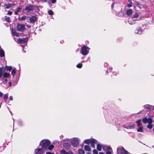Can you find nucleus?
Masks as SVG:
<instances>
[{
  "label": "nucleus",
  "mask_w": 154,
  "mask_h": 154,
  "mask_svg": "<svg viewBox=\"0 0 154 154\" xmlns=\"http://www.w3.org/2000/svg\"><path fill=\"white\" fill-rule=\"evenodd\" d=\"M4 56V52L2 49H0V57H3Z\"/></svg>",
  "instance_id": "f3484780"
},
{
  "label": "nucleus",
  "mask_w": 154,
  "mask_h": 154,
  "mask_svg": "<svg viewBox=\"0 0 154 154\" xmlns=\"http://www.w3.org/2000/svg\"><path fill=\"white\" fill-rule=\"evenodd\" d=\"M94 154H97L98 152L96 149H94L93 151Z\"/></svg>",
  "instance_id": "ea45409f"
},
{
  "label": "nucleus",
  "mask_w": 154,
  "mask_h": 154,
  "mask_svg": "<svg viewBox=\"0 0 154 154\" xmlns=\"http://www.w3.org/2000/svg\"><path fill=\"white\" fill-rule=\"evenodd\" d=\"M72 145L74 147L77 146L79 143V139L78 138H73L71 141Z\"/></svg>",
  "instance_id": "20e7f679"
},
{
  "label": "nucleus",
  "mask_w": 154,
  "mask_h": 154,
  "mask_svg": "<svg viewBox=\"0 0 154 154\" xmlns=\"http://www.w3.org/2000/svg\"><path fill=\"white\" fill-rule=\"evenodd\" d=\"M134 21H132V20L130 21H130H129V23L131 24H134Z\"/></svg>",
  "instance_id": "49530a36"
},
{
  "label": "nucleus",
  "mask_w": 154,
  "mask_h": 154,
  "mask_svg": "<svg viewBox=\"0 0 154 154\" xmlns=\"http://www.w3.org/2000/svg\"><path fill=\"white\" fill-rule=\"evenodd\" d=\"M152 122V119L149 118L147 119V123L149 124H151Z\"/></svg>",
  "instance_id": "5701e85b"
},
{
  "label": "nucleus",
  "mask_w": 154,
  "mask_h": 154,
  "mask_svg": "<svg viewBox=\"0 0 154 154\" xmlns=\"http://www.w3.org/2000/svg\"><path fill=\"white\" fill-rule=\"evenodd\" d=\"M132 21H134V22L135 21H136V20H137V19L136 20V19H135V20L132 19Z\"/></svg>",
  "instance_id": "6e6d98bb"
},
{
  "label": "nucleus",
  "mask_w": 154,
  "mask_h": 154,
  "mask_svg": "<svg viewBox=\"0 0 154 154\" xmlns=\"http://www.w3.org/2000/svg\"><path fill=\"white\" fill-rule=\"evenodd\" d=\"M129 2L130 3H132V2L131 0H128Z\"/></svg>",
  "instance_id": "13d9d810"
},
{
  "label": "nucleus",
  "mask_w": 154,
  "mask_h": 154,
  "mask_svg": "<svg viewBox=\"0 0 154 154\" xmlns=\"http://www.w3.org/2000/svg\"><path fill=\"white\" fill-rule=\"evenodd\" d=\"M16 73V69H13L11 72V74L13 75V76H14L15 75Z\"/></svg>",
  "instance_id": "bb28decb"
},
{
  "label": "nucleus",
  "mask_w": 154,
  "mask_h": 154,
  "mask_svg": "<svg viewBox=\"0 0 154 154\" xmlns=\"http://www.w3.org/2000/svg\"><path fill=\"white\" fill-rule=\"evenodd\" d=\"M144 107L145 108H146L148 110H149L150 107V105L147 104L145 105L144 106Z\"/></svg>",
  "instance_id": "b1692460"
},
{
  "label": "nucleus",
  "mask_w": 154,
  "mask_h": 154,
  "mask_svg": "<svg viewBox=\"0 0 154 154\" xmlns=\"http://www.w3.org/2000/svg\"><path fill=\"white\" fill-rule=\"evenodd\" d=\"M3 79H4V78H6L7 77H9V74L8 73H4L3 74Z\"/></svg>",
  "instance_id": "6ab92c4d"
},
{
  "label": "nucleus",
  "mask_w": 154,
  "mask_h": 154,
  "mask_svg": "<svg viewBox=\"0 0 154 154\" xmlns=\"http://www.w3.org/2000/svg\"><path fill=\"white\" fill-rule=\"evenodd\" d=\"M34 8L33 5H30L26 7L25 8V10L27 12H29V11H32L34 10Z\"/></svg>",
  "instance_id": "0eeeda50"
},
{
  "label": "nucleus",
  "mask_w": 154,
  "mask_h": 154,
  "mask_svg": "<svg viewBox=\"0 0 154 154\" xmlns=\"http://www.w3.org/2000/svg\"><path fill=\"white\" fill-rule=\"evenodd\" d=\"M138 132H142L143 131V127H139L137 130Z\"/></svg>",
  "instance_id": "aec40b11"
},
{
  "label": "nucleus",
  "mask_w": 154,
  "mask_h": 154,
  "mask_svg": "<svg viewBox=\"0 0 154 154\" xmlns=\"http://www.w3.org/2000/svg\"><path fill=\"white\" fill-rule=\"evenodd\" d=\"M17 30L20 32H23L25 29V26L23 24H18L17 26Z\"/></svg>",
  "instance_id": "423d86ee"
},
{
  "label": "nucleus",
  "mask_w": 154,
  "mask_h": 154,
  "mask_svg": "<svg viewBox=\"0 0 154 154\" xmlns=\"http://www.w3.org/2000/svg\"><path fill=\"white\" fill-rule=\"evenodd\" d=\"M87 154H90V153L88 152Z\"/></svg>",
  "instance_id": "e2e57ef3"
},
{
  "label": "nucleus",
  "mask_w": 154,
  "mask_h": 154,
  "mask_svg": "<svg viewBox=\"0 0 154 154\" xmlns=\"http://www.w3.org/2000/svg\"><path fill=\"white\" fill-rule=\"evenodd\" d=\"M44 151L42 148H37L35 151V154H43Z\"/></svg>",
  "instance_id": "6e6552de"
},
{
  "label": "nucleus",
  "mask_w": 154,
  "mask_h": 154,
  "mask_svg": "<svg viewBox=\"0 0 154 154\" xmlns=\"http://www.w3.org/2000/svg\"><path fill=\"white\" fill-rule=\"evenodd\" d=\"M147 119H147L146 118H145L143 119L142 120L144 124L147 123Z\"/></svg>",
  "instance_id": "cd10ccee"
},
{
  "label": "nucleus",
  "mask_w": 154,
  "mask_h": 154,
  "mask_svg": "<svg viewBox=\"0 0 154 154\" xmlns=\"http://www.w3.org/2000/svg\"><path fill=\"white\" fill-rule=\"evenodd\" d=\"M68 154H74L72 152H68Z\"/></svg>",
  "instance_id": "864d4df0"
},
{
  "label": "nucleus",
  "mask_w": 154,
  "mask_h": 154,
  "mask_svg": "<svg viewBox=\"0 0 154 154\" xmlns=\"http://www.w3.org/2000/svg\"><path fill=\"white\" fill-rule=\"evenodd\" d=\"M133 11L131 9H129L128 10L126 11V14L128 15H131Z\"/></svg>",
  "instance_id": "9b49d317"
},
{
  "label": "nucleus",
  "mask_w": 154,
  "mask_h": 154,
  "mask_svg": "<svg viewBox=\"0 0 154 154\" xmlns=\"http://www.w3.org/2000/svg\"><path fill=\"white\" fill-rule=\"evenodd\" d=\"M66 152V151H65V150L64 149H63V150H61L60 151L61 153L62 154H64Z\"/></svg>",
  "instance_id": "58836bf2"
},
{
  "label": "nucleus",
  "mask_w": 154,
  "mask_h": 154,
  "mask_svg": "<svg viewBox=\"0 0 154 154\" xmlns=\"http://www.w3.org/2000/svg\"><path fill=\"white\" fill-rule=\"evenodd\" d=\"M46 154H53V153L51 152H48L46 153Z\"/></svg>",
  "instance_id": "603ef678"
},
{
  "label": "nucleus",
  "mask_w": 154,
  "mask_h": 154,
  "mask_svg": "<svg viewBox=\"0 0 154 154\" xmlns=\"http://www.w3.org/2000/svg\"><path fill=\"white\" fill-rule=\"evenodd\" d=\"M28 38H19L18 39V42L20 43L24 44L26 43L28 41Z\"/></svg>",
  "instance_id": "1a4fd4ad"
},
{
  "label": "nucleus",
  "mask_w": 154,
  "mask_h": 154,
  "mask_svg": "<svg viewBox=\"0 0 154 154\" xmlns=\"http://www.w3.org/2000/svg\"><path fill=\"white\" fill-rule=\"evenodd\" d=\"M54 147V146L53 145H51L49 146L48 147L49 150H51Z\"/></svg>",
  "instance_id": "c85d7f7f"
},
{
  "label": "nucleus",
  "mask_w": 154,
  "mask_h": 154,
  "mask_svg": "<svg viewBox=\"0 0 154 154\" xmlns=\"http://www.w3.org/2000/svg\"><path fill=\"white\" fill-rule=\"evenodd\" d=\"M112 151V149H111V150H109L107 151L106 154H111V152Z\"/></svg>",
  "instance_id": "f704fd0d"
},
{
  "label": "nucleus",
  "mask_w": 154,
  "mask_h": 154,
  "mask_svg": "<svg viewBox=\"0 0 154 154\" xmlns=\"http://www.w3.org/2000/svg\"><path fill=\"white\" fill-rule=\"evenodd\" d=\"M154 109V106L150 105V107L149 110H153Z\"/></svg>",
  "instance_id": "c03bdc74"
},
{
  "label": "nucleus",
  "mask_w": 154,
  "mask_h": 154,
  "mask_svg": "<svg viewBox=\"0 0 154 154\" xmlns=\"http://www.w3.org/2000/svg\"><path fill=\"white\" fill-rule=\"evenodd\" d=\"M79 154H84L85 151L82 149H80L79 150Z\"/></svg>",
  "instance_id": "4be33fe9"
},
{
  "label": "nucleus",
  "mask_w": 154,
  "mask_h": 154,
  "mask_svg": "<svg viewBox=\"0 0 154 154\" xmlns=\"http://www.w3.org/2000/svg\"><path fill=\"white\" fill-rule=\"evenodd\" d=\"M50 144V141L47 139L42 140L40 143L42 148L44 149H47Z\"/></svg>",
  "instance_id": "f257e3e1"
},
{
  "label": "nucleus",
  "mask_w": 154,
  "mask_h": 154,
  "mask_svg": "<svg viewBox=\"0 0 154 154\" xmlns=\"http://www.w3.org/2000/svg\"><path fill=\"white\" fill-rule=\"evenodd\" d=\"M13 5L11 4H6L4 5V7L6 8H10L12 7Z\"/></svg>",
  "instance_id": "dca6fc26"
},
{
  "label": "nucleus",
  "mask_w": 154,
  "mask_h": 154,
  "mask_svg": "<svg viewBox=\"0 0 154 154\" xmlns=\"http://www.w3.org/2000/svg\"><path fill=\"white\" fill-rule=\"evenodd\" d=\"M127 6L128 7H131L132 6V4H131V3H130V4H129L128 5V6Z\"/></svg>",
  "instance_id": "de8ad7c7"
},
{
  "label": "nucleus",
  "mask_w": 154,
  "mask_h": 154,
  "mask_svg": "<svg viewBox=\"0 0 154 154\" xmlns=\"http://www.w3.org/2000/svg\"><path fill=\"white\" fill-rule=\"evenodd\" d=\"M36 17L35 16H33L30 18V20L31 22H33L36 19Z\"/></svg>",
  "instance_id": "f8f14e48"
},
{
  "label": "nucleus",
  "mask_w": 154,
  "mask_h": 154,
  "mask_svg": "<svg viewBox=\"0 0 154 154\" xmlns=\"http://www.w3.org/2000/svg\"><path fill=\"white\" fill-rule=\"evenodd\" d=\"M102 148L104 151H106L111 150V149L110 147L106 146H102Z\"/></svg>",
  "instance_id": "9d476101"
},
{
  "label": "nucleus",
  "mask_w": 154,
  "mask_h": 154,
  "mask_svg": "<svg viewBox=\"0 0 154 154\" xmlns=\"http://www.w3.org/2000/svg\"><path fill=\"white\" fill-rule=\"evenodd\" d=\"M84 142L87 144H89L90 143L91 146L94 148H95L94 144L95 143H96V140L94 139H86L84 140Z\"/></svg>",
  "instance_id": "f03ea898"
},
{
  "label": "nucleus",
  "mask_w": 154,
  "mask_h": 154,
  "mask_svg": "<svg viewBox=\"0 0 154 154\" xmlns=\"http://www.w3.org/2000/svg\"><path fill=\"white\" fill-rule=\"evenodd\" d=\"M153 131H154V128H153Z\"/></svg>",
  "instance_id": "0e129e2a"
},
{
  "label": "nucleus",
  "mask_w": 154,
  "mask_h": 154,
  "mask_svg": "<svg viewBox=\"0 0 154 154\" xmlns=\"http://www.w3.org/2000/svg\"><path fill=\"white\" fill-rule=\"evenodd\" d=\"M3 73V69L1 68H0V78H1Z\"/></svg>",
  "instance_id": "2f4dec72"
},
{
  "label": "nucleus",
  "mask_w": 154,
  "mask_h": 154,
  "mask_svg": "<svg viewBox=\"0 0 154 154\" xmlns=\"http://www.w3.org/2000/svg\"><path fill=\"white\" fill-rule=\"evenodd\" d=\"M139 16V14L138 13H136L133 16L132 18H137Z\"/></svg>",
  "instance_id": "7c9ffc66"
},
{
  "label": "nucleus",
  "mask_w": 154,
  "mask_h": 154,
  "mask_svg": "<svg viewBox=\"0 0 154 154\" xmlns=\"http://www.w3.org/2000/svg\"><path fill=\"white\" fill-rule=\"evenodd\" d=\"M96 143L97 144V149L99 151H101V148H102V146L100 144H98L97 143V141H96Z\"/></svg>",
  "instance_id": "ddd939ff"
},
{
  "label": "nucleus",
  "mask_w": 154,
  "mask_h": 154,
  "mask_svg": "<svg viewBox=\"0 0 154 154\" xmlns=\"http://www.w3.org/2000/svg\"><path fill=\"white\" fill-rule=\"evenodd\" d=\"M56 0H51V2L53 3H54L56 2Z\"/></svg>",
  "instance_id": "09e8293b"
},
{
  "label": "nucleus",
  "mask_w": 154,
  "mask_h": 154,
  "mask_svg": "<svg viewBox=\"0 0 154 154\" xmlns=\"http://www.w3.org/2000/svg\"><path fill=\"white\" fill-rule=\"evenodd\" d=\"M12 33L13 35L14 36H16L17 37L19 36V35L17 33L15 32V30H14L12 29Z\"/></svg>",
  "instance_id": "2eb2a0df"
},
{
  "label": "nucleus",
  "mask_w": 154,
  "mask_h": 154,
  "mask_svg": "<svg viewBox=\"0 0 154 154\" xmlns=\"http://www.w3.org/2000/svg\"><path fill=\"white\" fill-rule=\"evenodd\" d=\"M99 154H104L102 152H100Z\"/></svg>",
  "instance_id": "bf43d9fd"
},
{
  "label": "nucleus",
  "mask_w": 154,
  "mask_h": 154,
  "mask_svg": "<svg viewBox=\"0 0 154 154\" xmlns=\"http://www.w3.org/2000/svg\"><path fill=\"white\" fill-rule=\"evenodd\" d=\"M5 69L10 71L12 69V67L11 66L8 67L7 66H5Z\"/></svg>",
  "instance_id": "a211bd4d"
},
{
  "label": "nucleus",
  "mask_w": 154,
  "mask_h": 154,
  "mask_svg": "<svg viewBox=\"0 0 154 154\" xmlns=\"http://www.w3.org/2000/svg\"><path fill=\"white\" fill-rule=\"evenodd\" d=\"M9 99L11 100H13V97H12V96H10V97H9Z\"/></svg>",
  "instance_id": "8fccbe9b"
},
{
  "label": "nucleus",
  "mask_w": 154,
  "mask_h": 154,
  "mask_svg": "<svg viewBox=\"0 0 154 154\" xmlns=\"http://www.w3.org/2000/svg\"><path fill=\"white\" fill-rule=\"evenodd\" d=\"M82 64L81 63H79L77 65V67L79 68H81L82 66Z\"/></svg>",
  "instance_id": "473e14b6"
},
{
  "label": "nucleus",
  "mask_w": 154,
  "mask_h": 154,
  "mask_svg": "<svg viewBox=\"0 0 154 154\" xmlns=\"http://www.w3.org/2000/svg\"><path fill=\"white\" fill-rule=\"evenodd\" d=\"M64 154H68V152H66Z\"/></svg>",
  "instance_id": "680f3d73"
},
{
  "label": "nucleus",
  "mask_w": 154,
  "mask_h": 154,
  "mask_svg": "<svg viewBox=\"0 0 154 154\" xmlns=\"http://www.w3.org/2000/svg\"><path fill=\"white\" fill-rule=\"evenodd\" d=\"M8 98V95L6 94H5L4 95V98L6 100Z\"/></svg>",
  "instance_id": "79ce46f5"
},
{
  "label": "nucleus",
  "mask_w": 154,
  "mask_h": 154,
  "mask_svg": "<svg viewBox=\"0 0 154 154\" xmlns=\"http://www.w3.org/2000/svg\"><path fill=\"white\" fill-rule=\"evenodd\" d=\"M8 14L9 15H11L12 14V12L9 11H8Z\"/></svg>",
  "instance_id": "a18cd8bd"
},
{
  "label": "nucleus",
  "mask_w": 154,
  "mask_h": 154,
  "mask_svg": "<svg viewBox=\"0 0 154 154\" xmlns=\"http://www.w3.org/2000/svg\"><path fill=\"white\" fill-rule=\"evenodd\" d=\"M26 17L25 16H24L21 17L19 18V20L20 21H21L23 20H25L26 19Z\"/></svg>",
  "instance_id": "393cba45"
},
{
  "label": "nucleus",
  "mask_w": 154,
  "mask_h": 154,
  "mask_svg": "<svg viewBox=\"0 0 154 154\" xmlns=\"http://www.w3.org/2000/svg\"><path fill=\"white\" fill-rule=\"evenodd\" d=\"M48 13L50 15H52L53 14V11L51 10H50L48 11Z\"/></svg>",
  "instance_id": "c9c22d12"
},
{
  "label": "nucleus",
  "mask_w": 154,
  "mask_h": 154,
  "mask_svg": "<svg viewBox=\"0 0 154 154\" xmlns=\"http://www.w3.org/2000/svg\"><path fill=\"white\" fill-rule=\"evenodd\" d=\"M9 86H11V82H9Z\"/></svg>",
  "instance_id": "4d7b16f0"
},
{
  "label": "nucleus",
  "mask_w": 154,
  "mask_h": 154,
  "mask_svg": "<svg viewBox=\"0 0 154 154\" xmlns=\"http://www.w3.org/2000/svg\"><path fill=\"white\" fill-rule=\"evenodd\" d=\"M134 127L135 125L134 124H132V125L129 126L128 127V128L130 129H133L134 128Z\"/></svg>",
  "instance_id": "c756f323"
},
{
  "label": "nucleus",
  "mask_w": 154,
  "mask_h": 154,
  "mask_svg": "<svg viewBox=\"0 0 154 154\" xmlns=\"http://www.w3.org/2000/svg\"><path fill=\"white\" fill-rule=\"evenodd\" d=\"M120 152L121 154H128L129 152L128 151L125 150L123 147H120L117 149V152L118 154Z\"/></svg>",
  "instance_id": "39448f33"
},
{
  "label": "nucleus",
  "mask_w": 154,
  "mask_h": 154,
  "mask_svg": "<svg viewBox=\"0 0 154 154\" xmlns=\"http://www.w3.org/2000/svg\"><path fill=\"white\" fill-rule=\"evenodd\" d=\"M153 122L154 123V121H153Z\"/></svg>",
  "instance_id": "69168bd1"
},
{
  "label": "nucleus",
  "mask_w": 154,
  "mask_h": 154,
  "mask_svg": "<svg viewBox=\"0 0 154 154\" xmlns=\"http://www.w3.org/2000/svg\"><path fill=\"white\" fill-rule=\"evenodd\" d=\"M14 14L15 15H17L18 14V12L16 11L15 12Z\"/></svg>",
  "instance_id": "5fc2aeb1"
},
{
  "label": "nucleus",
  "mask_w": 154,
  "mask_h": 154,
  "mask_svg": "<svg viewBox=\"0 0 154 154\" xmlns=\"http://www.w3.org/2000/svg\"><path fill=\"white\" fill-rule=\"evenodd\" d=\"M142 32V31L141 30H139L138 31L136 30L135 31V33L136 34H140Z\"/></svg>",
  "instance_id": "72a5a7b5"
},
{
  "label": "nucleus",
  "mask_w": 154,
  "mask_h": 154,
  "mask_svg": "<svg viewBox=\"0 0 154 154\" xmlns=\"http://www.w3.org/2000/svg\"><path fill=\"white\" fill-rule=\"evenodd\" d=\"M84 149L85 150L90 151L91 150L90 147L88 146L85 145L84 146Z\"/></svg>",
  "instance_id": "4468645a"
},
{
  "label": "nucleus",
  "mask_w": 154,
  "mask_h": 154,
  "mask_svg": "<svg viewBox=\"0 0 154 154\" xmlns=\"http://www.w3.org/2000/svg\"><path fill=\"white\" fill-rule=\"evenodd\" d=\"M2 92H0V97H2Z\"/></svg>",
  "instance_id": "3c124183"
},
{
  "label": "nucleus",
  "mask_w": 154,
  "mask_h": 154,
  "mask_svg": "<svg viewBox=\"0 0 154 154\" xmlns=\"http://www.w3.org/2000/svg\"><path fill=\"white\" fill-rule=\"evenodd\" d=\"M152 125L151 124H149L147 126V128L149 129L152 128Z\"/></svg>",
  "instance_id": "e433bc0d"
},
{
  "label": "nucleus",
  "mask_w": 154,
  "mask_h": 154,
  "mask_svg": "<svg viewBox=\"0 0 154 154\" xmlns=\"http://www.w3.org/2000/svg\"><path fill=\"white\" fill-rule=\"evenodd\" d=\"M89 48L85 46L82 47L81 49L80 52L84 55H87L89 52Z\"/></svg>",
  "instance_id": "7ed1b4c3"
},
{
  "label": "nucleus",
  "mask_w": 154,
  "mask_h": 154,
  "mask_svg": "<svg viewBox=\"0 0 154 154\" xmlns=\"http://www.w3.org/2000/svg\"><path fill=\"white\" fill-rule=\"evenodd\" d=\"M21 8L20 7H18L16 9V11L18 13L20 11Z\"/></svg>",
  "instance_id": "4c0bfd02"
},
{
  "label": "nucleus",
  "mask_w": 154,
  "mask_h": 154,
  "mask_svg": "<svg viewBox=\"0 0 154 154\" xmlns=\"http://www.w3.org/2000/svg\"><path fill=\"white\" fill-rule=\"evenodd\" d=\"M3 82L4 84H5L7 82V80L6 78H4V79H3Z\"/></svg>",
  "instance_id": "a19ab883"
},
{
  "label": "nucleus",
  "mask_w": 154,
  "mask_h": 154,
  "mask_svg": "<svg viewBox=\"0 0 154 154\" xmlns=\"http://www.w3.org/2000/svg\"><path fill=\"white\" fill-rule=\"evenodd\" d=\"M5 20L8 22H10L11 21L10 18V17H5Z\"/></svg>",
  "instance_id": "a878e982"
},
{
  "label": "nucleus",
  "mask_w": 154,
  "mask_h": 154,
  "mask_svg": "<svg viewBox=\"0 0 154 154\" xmlns=\"http://www.w3.org/2000/svg\"><path fill=\"white\" fill-rule=\"evenodd\" d=\"M113 5H114V4H113L112 5V8H113Z\"/></svg>",
  "instance_id": "052dcab7"
},
{
  "label": "nucleus",
  "mask_w": 154,
  "mask_h": 154,
  "mask_svg": "<svg viewBox=\"0 0 154 154\" xmlns=\"http://www.w3.org/2000/svg\"><path fill=\"white\" fill-rule=\"evenodd\" d=\"M136 5L139 8H140L141 6V5L138 2H136Z\"/></svg>",
  "instance_id": "37998d69"
},
{
  "label": "nucleus",
  "mask_w": 154,
  "mask_h": 154,
  "mask_svg": "<svg viewBox=\"0 0 154 154\" xmlns=\"http://www.w3.org/2000/svg\"><path fill=\"white\" fill-rule=\"evenodd\" d=\"M141 121V119L138 120L136 122V123L137 124V125L138 127L140 126L141 125L140 122Z\"/></svg>",
  "instance_id": "412c9836"
}]
</instances>
